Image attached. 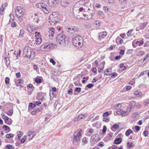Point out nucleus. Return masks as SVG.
<instances>
[{
  "instance_id": "obj_34",
  "label": "nucleus",
  "mask_w": 149,
  "mask_h": 149,
  "mask_svg": "<svg viewBox=\"0 0 149 149\" xmlns=\"http://www.w3.org/2000/svg\"><path fill=\"white\" fill-rule=\"evenodd\" d=\"M143 104L145 107L149 105V99L145 100Z\"/></svg>"
},
{
  "instance_id": "obj_37",
  "label": "nucleus",
  "mask_w": 149,
  "mask_h": 149,
  "mask_svg": "<svg viewBox=\"0 0 149 149\" xmlns=\"http://www.w3.org/2000/svg\"><path fill=\"white\" fill-rule=\"evenodd\" d=\"M24 33V31L23 29H21L20 30V33L19 37H23V34Z\"/></svg>"
},
{
  "instance_id": "obj_40",
  "label": "nucleus",
  "mask_w": 149,
  "mask_h": 149,
  "mask_svg": "<svg viewBox=\"0 0 149 149\" xmlns=\"http://www.w3.org/2000/svg\"><path fill=\"white\" fill-rule=\"evenodd\" d=\"M10 79L8 77H6L5 79V83L7 85L9 84Z\"/></svg>"
},
{
  "instance_id": "obj_62",
  "label": "nucleus",
  "mask_w": 149,
  "mask_h": 149,
  "mask_svg": "<svg viewBox=\"0 0 149 149\" xmlns=\"http://www.w3.org/2000/svg\"><path fill=\"white\" fill-rule=\"evenodd\" d=\"M127 144V146L129 148H131L132 146V143L128 142Z\"/></svg>"
},
{
  "instance_id": "obj_55",
  "label": "nucleus",
  "mask_w": 149,
  "mask_h": 149,
  "mask_svg": "<svg viewBox=\"0 0 149 149\" xmlns=\"http://www.w3.org/2000/svg\"><path fill=\"white\" fill-rule=\"evenodd\" d=\"M109 120V119L107 118H104L103 119V121L105 122H108Z\"/></svg>"
},
{
  "instance_id": "obj_50",
  "label": "nucleus",
  "mask_w": 149,
  "mask_h": 149,
  "mask_svg": "<svg viewBox=\"0 0 149 149\" xmlns=\"http://www.w3.org/2000/svg\"><path fill=\"white\" fill-rule=\"evenodd\" d=\"M94 86V84H89L86 85V86L89 88H91Z\"/></svg>"
},
{
  "instance_id": "obj_13",
  "label": "nucleus",
  "mask_w": 149,
  "mask_h": 149,
  "mask_svg": "<svg viewBox=\"0 0 149 149\" xmlns=\"http://www.w3.org/2000/svg\"><path fill=\"white\" fill-rule=\"evenodd\" d=\"M2 118L3 119L6 123L8 125H10L12 123V120L8 117L4 115L2 116Z\"/></svg>"
},
{
  "instance_id": "obj_30",
  "label": "nucleus",
  "mask_w": 149,
  "mask_h": 149,
  "mask_svg": "<svg viewBox=\"0 0 149 149\" xmlns=\"http://www.w3.org/2000/svg\"><path fill=\"white\" fill-rule=\"evenodd\" d=\"M103 9L105 12H108L110 9V8L107 6H104L103 7Z\"/></svg>"
},
{
  "instance_id": "obj_47",
  "label": "nucleus",
  "mask_w": 149,
  "mask_h": 149,
  "mask_svg": "<svg viewBox=\"0 0 149 149\" xmlns=\"http://www.w3.org/2000/svg\"><path fill=\"white\" fill-rule=\"evenodd\" d=\"M124 63H121L120 64V68H123V67L124 68L123 69V70H124L126 69V67L124 66Z\"/></svg>"
},
{
  "instance_id": "obj_46",
  "label": "nucleus",
  "mask_w": 149,
  "mask_h": 149,
  "mask_svg": "<svg viewBox=\"0 0 149 149\" xmlns=\"http://www.w3.org/2000/svg\"><path fill=\"white\" fill-rule=\"evenodd\" d=\"M101 23V22L100 20H97L95 21L94 23V24L96 25H99Z\"/></svg>"
},
{
  "instance_id": "obj_11",
  "label": "nucleus",
  "mask_w": 149,
  "mask_h": 149,
  "mask_svg": "<svg viewBox=\"0 0 149 149\" xmlns=\"http://www.w3.org/2000/svg\"><path fill=\"white\" fill-rule=\"evenodd\" d=\"M82 131L81 129H79L75 132L74 134V140H79L81 139Z\"/></svg>"
},
{
  "instance_id": "obj_64",
  "label": "nucleus",
  "mask_w": 149,
  "mask_h": 149,
  "mask_svg": "<svg viewBox=\"0 0 149 149\" xmlns=\"http://www.w3.org/2000/svg\"><path fill=\"white\" fill-rule=\"evenodd\" d=\"M120 36L122 38H124L126 36V35L124 33H123L120 34Z\"/></svg>"
},
{
  "instance_id": "obj_57",
  "label": "nucleus",
  "mask_w": 149,
  "mask_h": 149,
  "mask_svg": "<svg viewBox=\"0 0 149 149\" xmlns=\"http://www.w3.org/2000/svg\"><path fill=\"white\" fill-rule=\"evenodd\" d=\"M109 115V113L108 111L104 113L103 115L104 117H107Z\"/></svg>"
},
{
  "instance_id": "obj_23",
  "label": "nucleus",
  "mask_w": 149,
  "mask_h": 149,
  "mask_svg": "<svg viewBox=\"0 0 149 149\" xmlns=\"http://www.w3.org/2000/svg\"><path fill=\"white\" fill-rule=\"evenodd\" d=\"M119 127V125L117 124H115L111 127V129L113 131H115Z\"/></svg>"
},
{
  "instance_id": "obj_51",
  "label": "nucleus",
  "mask_w": 149,
  "mask_h": 149,
  "mask_svg": "<svg viewBox=\"0 0 149 149\" xmlns=\"http://www.w3.org/2000/svg\"><path fill=\"white\" fill-rule=\"evenodd\" d=\"M149 58V54L147 55L146 57L143 58V62H144L145 61H146V60H148Z\"/></svg>"
},
{
  "instance_id": "obj_17",
  "label": "nucleus",
  "mask_w": 149,
  "mask_h": 149,
  "mask_svg": "<svg viewBox=\"0 0 149 149\" xmlns=\"http://www.w3.org/2000/svg\"><path fill=\"white\" fill-rule=\"evenodd\" d=\"M61 4L62 6L66 7L68 5L69 1L67 0H61Z\"/></svg>"
},
{
  "instance_id": "obj_29",
  "label": "nucleus",
  "mask_w": 149,
  "mask_h": 149,
  "mask_svg": "<svg viewBox=\"0 0 149 149\" xmlns=\"http://www.w3.org/2000/svg\"><path fill=\"white\" fill-rule=\"evenodd\" d=\"M120 114L122 116H124L128 115V112L126 111H122L120 112Z\"/></svg>"
},
{
  "instance_id": "obj_33",
  "label": "nucleus",
  "mask_w": 149,
  "mask_h": 149,
  "mask_svg": "<svg viewBox=\"0 0 149 149\" xmlns=\"http://www.w3.org/2000/svg\"><path fill=\"white\" fill-rule=\"evenodd\" d=\"M17 135L18 136L17 139H19L20 137L22 135V133L20 131H17Z\"/></svg>"
},
{
  "instance_id": "obj_56",
  "label": "nucleus",
  "mask_w": 149,
  "mask_h": 149,
  "mask_svg": "<svg viewBox=\"0 0 149 149\" xmlns=\"http://www.w3.org/2000/svg\"><path fill=\"white\" fill-rule=\"evenodd\" d=\"M3 38V35H1L0 36V42L1 44H2Z\"/></svg>"
},
{
  "instance_id": "obj_20",
  "label": "nucleus",
  "mask_w": 149,
  "mask_h": 149,
  "mask_svg": "<svg viewBox=\"0 0 149 149\" xmlns=\"http://www.w3.org/2000/svg\"><path fill=\"white\" fill-rule=\"evenodd\" d=\"M134 94L137 97H140L142 95V93L139 91H136L134 92Z\"/></svg>"
},
{
  "instance_id": "obj_3",
  "label": "nucleus",
  "mask_w": 149,
  "mask_h": 149,
  "mask_svg": "<svg viewBox=\"0 0 149 149\" xmlns=\"http://www.w3.org/2000/svg\"><path fill=\"white\" fill-rule=\"evenodd\" d=\"M23 54L24 57L32 59L35 57V52L30 47H26L23 49Z\"/></svg>"
},
{
  "instance_id": "obj_4",
  "label": "nucleus",
  "mask_w": 149,
  "mask_h": 149,
  "mask_svg": "<svg viewBox=\"0 0 149 149\" xmlns=\"http://www.w3.org/2000/svg\"><path fill=\"white\" fill-rule=\"evenodd\" d=\"M66 39V36L62 34L58 35L56 38V42L59 46H65V41Z\"/></svg>"
},
{
  "instance_id": "obj_6",
  "label": "nucleus",
  "mask_w": 149,
  "mask_h": 149,
  "mask_svg": "<svg viewBox=\"0 0 149 149\" xmlns=\"http://www.w3.org/2000/svg\"><path fill=\"white\" fill-rule=\"evenodd\" d=\"M55 45L53 43L47 42L41 45L40 49L43 51H49L52 49Z\"/></svg>"
},
{
  "instance_id": "obj_8",
  "label": "nucleus",
  "mask_w": 149,
  "mask_h": 149,
  "mask_svg": "<svg viewBox=\"0 0 149 149\" xmlns=\"http://www.w3.org/2000/svg\"><path fill=\"white\" fill-rule=\"evenodd\" d=\"M24 12V9L22 7L17 6L16 7L15 10V15L18 18L22 17Z\"/></svg>"
},
{
  "instance_id": "obj_58",
  "label": "nucleus",
  "mask_w": 149,
  "mask_h": 149,
  "mask_svg": "<svg viewBox=\"0 0 149 149\" xmlns=\"http://www.w3.org/2000/svg\"><path fill=\"white\" fill-rule=\"evenodd\" d=\"M107 128L105 126H104L103 127V129L102 130V132L103 133H104L106 132V131L107 130Z\"/></svg>"
},
{
  "instance_id": "obj_38",
  "label": "nucleus",
  "mask_w": 149,
  "mask_h": 149,
  "mask_svg": "<svg viewBox=\"0 0 149 149\" xmlns=\"http://www.w3.org/2000/svg\"><path fill=\"white\" fill-rule=\"evenodd\" d=\"M7 114L8 116H11L13 114V111L12 110H9L8 112L6 113Z\"/></svg>"
},
{
  "instance_id": "obj_24",
  "label": "nucleus",
  "mask_w": 149,
  "mask_h": 149,
  "mask_svg": "<svg viewBox=\"0 0 149 149\" xmlns=\"http://www.w3.org/2000/svg\"><path fill=\"white\" fill-rule=\"evenodd\" d=\"M99 135L98 134H96L93 135L91 137V140H99L98 137Z\"/></svg>"
},
{
  "instance_id": "obj_27",
  "label": "nucleus",
  "mask_w": 149,
  "mask_h": 149,
  "mask_svg": "<svg viewBox=\"0 0 149 149\" xmlns=\"http://www.w3.org/2000/svg\"><path fill=\"white\" fill-rule=\"evenodd\" d=\"M133 133V131L131 129H130L127 130L125 132V135L126 136H129L130 134Z\"/></svg>"
},
{
  "instance_id": "obj_54",
  "label": "nucleus",
  "mask_w": 149,
  "mask_h": 149,
  "mask_svg": "<svg viewBox=\"0 0 149 149\" xmlns=\"http://www.w3.org/2000/svg\"><path fill=\"white\" fill-rule=\"evenodd\" d=\"M68 94L70 95H72V89L71 88L68 91Z\"/></svg>"
},
{
  "instance_id": "obj_53",
  "label": "nucleus",
  "mask_w": 149,
  "mask_h": 149,
  "mask_svg": "<svg viewBox=\"0 0 149 149\" xmlns=\"http://www.w3.org/2000/svg\"><path fill=\"white\" fill-rule=\"evenodd\" d=\"M82 114H81L79 115V119L78 120H79L80 119H82L84 118L85 117V114H83V117H82Z\"/></svg>"
},
{
  "instance_id": "obj_26",
  "label": "nucleus",
  "mask_w": 149,
  "mask_h": 149,
  "mask_svg": "<svg viewBox=\"0 0 149 149\" xmlns=\"http://www.w3.org/2000/svg\"><path fill=\"white\" fill-rule=\"evenodd\" d=\"M110 70V69H107L104 72V73L106 75H110L112 74L111 72L109 70Z\"/></svg>"
},
{
  "instance_id": "obj_16",
  "label": "nucleus",
  "mask_w": 149,
  "mask_h": 149,
  "mask_svg": "<svg viewBox=\"0 0 149 149\" xmlns=\"http://www.w3.org/2000/svg\"><path fill=\"white\" fill-rule=\"evenodd\" d=\"M58 0H48V5L50 6L55 5L57 3Z\"/></svg>"
},
{
  "instance_id": "obj_35",
  "label": "nucleus",
  "mask_w": 149,
  "mask_h": 149,
  "mask_svg": "<svg viewBox=\"0 0 149 149\" xmlns=\"http://www.w3.org/2000/svg\"><path fill=\"white\" fill-rule=\"evenodd\" d=\"M143 42L141 40L139 41H137L136 42V44L137 45H138L139 46H140L142 44H143Z\"/></svg>"
},
{
  "instance_id": "obj_49",
  "label": "nucleus",
  "mask_w": 149,
  "mask_h": 149,
  "mask_svg": "<svg viewBox=\"0 0 149 149\" xmlns=\"http://www.w3.org/2000/svg\"><path fill=\"white\" fill-rule=\"evenodd\" d=\"M104 145V143L102 141L100 142L97 145L98 146L102 147Z\"/></svg>"
},
{
  "instance_id": "obj_44",
  "label": "nucleus",
  "mask_w": 149,
  "mask_h": 149,
  "mask_svg": "<svg viewBox=\"0 0 149 149\" xmlns=\"http://www.w3.org/2000/svg\"><path fill=\"white\" fill-rule=\"evenodd\" d=\"M29 107H31L32 108H33L35 107H36V104L35 103L34 104H33L32 103H30L29 104Z\"/></svg>"
},
{
  "instance_id": "obj_14",
  "label": "nucleus",
  "mask_w": 149,
  "mask_h": 149,
  "mask_svg": "<svg viewBox=\"0 0 149 149\" xmlns=\"http://www.w3.org/2000/svg\"><path fill=\"white\" fill-rule=\"evenodd\" d=\"M48 29L49 36L50 39H52L54 33L55 29L52 27H50Z\"/></svg>"
},
{
  "instance_id": "obj_7",
  "label": "nucleus",
  "mask_w": 149,
  "mask_h": 149,
  "mask_svg": "<svg viewBox=\"0 0 149 149\" xmlns=\"http://www.w3.org/2000/svg\"><path fill=\"white\" fill-rule=\"evenodd\" d=\"M88 11H86L85 10V14H84V19H91L95 13V10L93 7L91 8V7L90 8H89L88 9Z\"/></svg>"
},
{
  "instance_id": "obj_32",
  "label": "nucleus",
  "mask_w": 149,
  "mask_h": 149,
  "mask_svg": "<svg viewBox=\"0 0 149 149\" xmlns=\"http://www.w3.org/2000/svg\"><path fill=\"white\" fill-rule=\"evenodd\" d=\"M121 107V105L119 103L114 105L113 106V108L114 109H117L118 107Z\"/></svg>"
},
{
  "instance_id": "obj_42",
  "label": "nucleus",
  "mask_w": 149,
  "mask_h": 149,
  "mask_svg": "<svg viewBox=\"0 0 149 149\" xmlns=\"http://www.w3.org/2000/svg\"><path fill=\"white\" fill-rule=\"evenodd\" d=\"M84 27L87 29H90L91 27V24H86L84 25Z\"/></svg>"
},
{
  "instance_id": "obj_43",
  "label": "nucleus",
  "mask_w": 149,
  "mask_h": 149,
  "mask_svg": "<svg viewBox=\"0 0 149 149\" xmlns=\"http://www.w3.org/2000/svg\"><path fill=\"white\" fill-rule=\"evenodd\" d=\"M6 137L8 139H9L11 137H13V134H7L6 136Z\"/></svg>"
},
{
  "instance_id": "obj_52",
  "label": "nucleus",
  "mask_w": 149,
  "mask_h": 149,
  "mask_svg": "<svg viewBox=\"0 0 149 149\" xmlns=\"http://www.w3.org/2000/svg\"><path fill=\"white\" fill-rule=\"evenodd\" d=\"M82 114H81L79 115V119L78 120H79L80 119H82L84 118L85 117V114H83V117H82Z\"/></svg>"
},
{
  "instance_id": "obj_59",
  "label": "nucleus",
  "mask_w": 149,
  "mask_h": 149,
  "mask_svg": "<svg viewBox=\"0 0 149 149\" xmlns=\"http://www.w3.org/2000/svg\"><path fill=\"white\" fill-rule=\"evenodd\" d=\"M50 62L52 63L54 65L56 64V62L52 58H51L50 59Z\"/></svg>"
},
{
  "instance_id": "obj_63",
  "label": "nucleus",
  "mask_w": 149,
  "mask_h": 149,
  "mask_svg": "<svg viewBox=\"0 0 149 149\" xmlns=\"http://www.w3.org/2000/svg\"><path fill=\"white\" fill-rule=\"evenodd\" d=\"M148 132L146 131H145L143 132V134L145 136H148Z\"/></svg>"
},
{
  "instance_id": "obj_2",
  "label": "nucleus",
  "mask_w": 149,
  "mask_h": 149,
  "mask_svg": "<svg viewBox=\"0 0 149 149\" xmlns=\"http://www.w3.org/2000/svg\"><path fill=\"white\" fill-rule=\"evenodd\" d=\"M84 42V39L80 36L76 34L74 36L72 39L73 44L77 48H81Z\"/></svg>"
},
{
  "instance_id": "obj_36",
  "label": "nucleus",
  "mask_w": 149,
  "mask_h": 149,
  "mask_svg": "<svg viewBox=\"0 0 149 149\" xmlns=\"http://www.w3.org/2000/svg\"><path fill=\"white\" fill-rule=\"evenodd\" d=\"M133 31V30L132 29H131L130 31H129L127 33V35L128 36H131Z\"/></svg>"
},
{
  "instance_id": "obj_15",
  "label": "nucleus",
  "mask_w": 149,
  "mask_h": 149,
  "mask_svg": "<svg viewBox=\"0 0 149 149\" xmlns=\"http://www.w3.org/2000/svg\"><path fill=\"white\" fill-rule=\"evenodd\" d=\"M136 52L138 56H141L145 54V52L142 50L141 48H138L136 50Z\"/></svg>"
},
{
  "instance_id": "obj_60",
  "label": "nucleus",
  "mask_w": 149,
  "mask_h": 149,
  "mask_svg": "<svg viewBox=\"0 0 149 149\" xmlns=\"http://www.w3.org/2000/svg\"><path fill=\"white\" fill-rule=\"evenodd\" d=\"M97 14L99 16H101L102 15L103 12L101 11H97Z\"/></svg>"
},
{
  "instance_id": "obj_5",
  "label": "nucleus",
  "mask_w": 149,
  "mask_h": 149,
  "mask_svg": "<svg viewBox=\"0 0 149 149\" xmlns=\"http://www.w3.org/2000/svg\"><path fill=\"white\" fill-rule=\"evenodd\" d=\"M36 7L41 9L45 13L48 14L50 13V10L45 3H39L36 5Z\"/></svg>"
},
{
  "instance_id": "obj_18",
  "label": "nucleus",
  "mask_w": 149,
  "mask_h": 149,
  "mask_svg": "<svg viewBox=\"0 0 149 149\" xmlns=\"http://www.w3.org/2000/svg\"><path fill=\"white\" fill-rule=\"evenodd\" d=\"M27 29L28 31L31 33H36L37 32H35V31L34 29H33L30 25H28L27 27Z\"/></svg>"
},
{
  "instance_id": "obj_19",
  "label": "nucleus",
  "mask_w": 149,
  "mask_h": 149,
  "mask_svg": "<svg viewBox=\"0 0 149 149\" xmlns=\"http://www.w3.org/2000/svg\"><path fill=\"white\" fill-rule=\"evenodd\" d=\"M107 36V33L106 32H100L99 33V35L98 36L99 39L101 38H103L104 37H105Z\"/></svg>"
},
{
  "instance_id": "obj_61",
  "label": "nucleus",
  "mask_w": 149,
  "mask_h": 149,
  "mask_svg": "<svg viewBox=\"0 0 149 149\" xmlns=\"http://www.w3.org/2000/svg\"><path fill=\"white\" fill-rule=\"evenodd\" d=\"M136 130L137 132L139 131L140 129V127L138 126H136L135 127Z\"/></svg>"
},
{
  "instance_id": "obj_10",
  "label": "nucleus",
  "mask_w": 149,
  "mask_h": 149,
  "mask_svg": "<svg viewBox=\"0 0 149 149\" xmlns=\"http://www.w3.org/2000/svg\"><path fill=\"white\" fill-rule=\"evenodd\" d=\"M36 135V133L35 132H28L27 135L24 136L23 138L21 140H26L27 139L30 140Z\"/></svg>"
},
{
  "instance_id": "obj_31",
  "label": "nucleus",
  "mask_w": 149,
  "mask_h": 149,
  "mask_svg": "<svg viewBox=\"0 0 149 149\" xmlns=\"http://www.w3.org/2000/svg\"><path fill=\"white\" fill-rule=\"evenodd\" d=\"M119 2L120 4L125 5L127 2V0H119Z\"/></svg>"
},
{
  "instance_id": "obj_45",
  "label": "nucleus",
  "mask_w": 149,
  "mask_h": 149,
  "mask_svg": "<svg viewBox=\"0 0 149 149\" xmlns=\"http://www.w3.org/2000/svg\"><path fill=\"white\" fill-rule=\"evenodd\" d=\"M74 91L76 92H77L78 93H79L81 91V88L79 87L76 88Z\"/></svg>"
},
{
  "instance_id": "obj_39",
  "label": "nucleus",
  "mask_w": 149,
  "mask_h": 149,
  "mask_svg": "<svg viewBox=\"0 0 149 149\" xmlns=\"http://www.w3.org/2000/svg\"><path fill=\"white\" fill-rule=\"evenodd\" d=\"M35 81L37 83H41V79L39 78H37L36 79Z\"/></svg>"
},
{
  "instance_id": "obj_22",
  "label": "nucleus",
  "mask_w": 149,
  "mask_h": 149,
  "mask_svg": "<svg viewBox=\"0 0 149 149\" xmlns=\"http://www.w3.org/2000/svg\"><path fill=\"white\" fill-rule=\"evenodd\" d=\"M40 109H35L32 111L31 112V113L32 115H35L36 113L40 111Z\"/></svg>"
},
{
  "instance_id": "obj_48",
  "label": "nucleus",
  "mask_w": 149,
  "mask_h": 149,
  "mask_svg": "<svg viewBox=\"0 0 149 149\" xmlns=\"http://www.w3.org/2000/svg\"><path fill=\"white\" fill-rule=\"evenodd\" d=\"M122 140H114L113 142L114 143L118 144L120 143Z\"/></svg>"
},
{
  "instance_id": "obj_1",
  "label": "nucleus",
  "mask_w": 149,
  "mask_h": 149,
  "mask_svg": "<svg viewBox=\"0 0 149 149\" xmlns=\"http://www.w3.org/2000/svg\"><path fill=\"white\" fill-rule=\"evenodd\" d=\"M78 3H77L73 6V13L75 17L78 19L84 18V14H85V9L82 7L79 8L76 6Z\"/></svg>"
},
{
  "instance_id": "obj_25",
  "label": "nucleus",
  "mask_w": 149,
  "mask_h": 149,
  "mask_svg": "<svg viewBox=\"0 0 149 149\" xmlns=\"http://www.w3.org/2000/svg\"><path fill=\"white\" fill-rule=\"evenodd\" d=\"M136 105V102L134 101H132L130 102V104L129 105L131 108H132V109L134 108Z\"/></svg>"
},
{
  "instance_id": "obj_9",
  "label": "nucleus",
  "mask_w": 149,
  "mask_h": 149,
  "mask_svg": "<svg viewBox=\"0 0 149 149\" xmlns=\"http://www.w3.org/2000/svg\"><path fill=\"white\" fill-rule=\"evenodd\" d=\"M58 18L57 14L55 13H53L49 16V22L53 23V25L56 24L58 21Z\"/></svg>"
},
{
  "instance_id": "obj_41",
  "label": "nucleus",
  "mask_w": 149,
  "mask_h": 149,
  "mask_svg": "<svg viewBox=\"0 0 149 149\" xmlns=\"http://www.w3.org/2000/svg\"><path fill=\"white\" fill-rule=\"evenodd\" d=\"M7 149H14L13 147L11 145H8L6 146Z\"/></svg>"
},
{
  "instance_id": "obj_12",
  "label": "nucleus",
  "mask_w": 149,
  "mask_h": 149,
  "mask_svg": "<svg viewBox=\"0 0 149 149\" xmlns=\"http://www.w3.org/2000/svg\"><path fill=\"white\" fill-rule=\"evenodd\" d=\"M78 29L77 28L74 26H71L68 27L67 29V31L68 33L70 34H72L75 32H77Z\"/></svg>"
},
{
  "instance_id": "obj_28",
  "label": "nucleus",
  "mask_w": 149,
  "mask_h": 149,
  "mask_svg": "<svg viewBox=\"0 0 149 149\" xmlns=\"http://www.w3.org/2000/svg\"><path fill=\"white\" fill-rule=\"evenodd\" d=\"M3 128L4 130L10 132L11 130L10 128L8 126L6 125H3Z\"/></svg>"
},
{
  "instance_id": "obj_21",
  "label": "nucleus",
  "mask_w": 149,
  "mask_h": 149,
  "mask_svg": "<svg viewBox=\"0 0 149 149\" xmlns=\"http://www.w3.org/2000/svg\"><path fill=\"white\" fill-rule=\"evenodd\" d=\"M36 43L37 45H39L42 41V39L40 37L36 38L35 40Z\"/></svg>"
}]
</instances>
